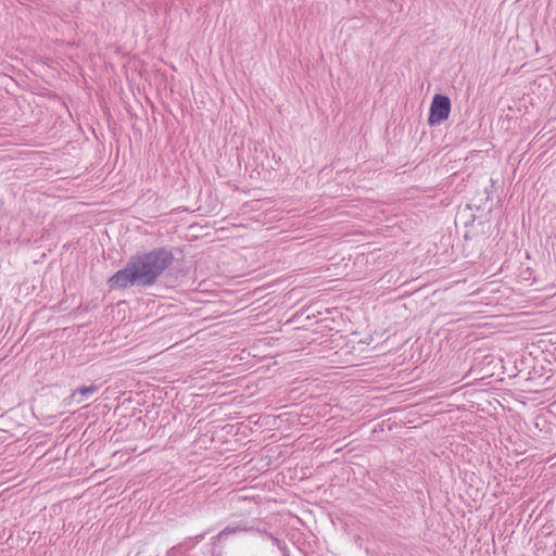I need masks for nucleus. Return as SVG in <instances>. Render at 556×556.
Here are the masks:
<instances>
[{
	"label": "nucleus",
	"mask_w": 556,
	"mask_h": 556,
	"mask_svg": "<svg viewBox=\"0 0 556 556\" xmlns=\"http://www.w3.org/2000/svg\"><path fill=\"white\" fill-rule=\"evenodd\" d=\"M173 253L165 248L138 253L132 255L126 266L109 279V285L111 289H126L134 286L151 287L173 264Z\"/></svg>",
	"instance_id": "nucleus-1"
},
{
	"label": "nucleus",
	"mask_w": 556,
	"mask_h": 556,
	"mask_svg": "<svg viewBox=\"0 0 556 556\" xmlns=\"http://www.w3.org/2000/svg\"><path fill=\"white\" fill-rule=\"evenodd\" d=\"M451 112V100L446 96L435 94L430 104L428 123L431 126L440 125L448 118Z\"/></svg>",
	"instance_id": "nucleus-2"
},
{
	"label": "nucleus",
	"mask_w": 556,
	"mask_h": 556,
	"mask_svg": "<svg viewBox=\"0 0 556 556\" xmlns=\"http://www.w3.org/2000/svg\"><path fill=\"white\" fill-rule=\"evenodd\" d=\"M254 530H255V528L253 526H250L248 521L239 520V521H235V522H231L228 526H226L214 538V540L222 542V541L226 540L229 535H236V534H239L241 532H251V531H254Z\"/></svg>",
	"instance_id": "nucleus-3"
},
{
	"label": "nucleus",
	"mask_w": 556,
	"mask_h": 556,
	"mask_svg": "<svg viewBox=\"0 0 556 556\" xmlns=\"http://www.w3.org/2000/svg\"><path fill=\"white\" fill-rule=\"evenodd\" d=\"M98 390L99 387L97 384L84 386L73 391L70 400L71 402L80 404L84 401L90 399Z\"/></svg>",
	"instance_id": "nucleus-4"
}]
</instances>
